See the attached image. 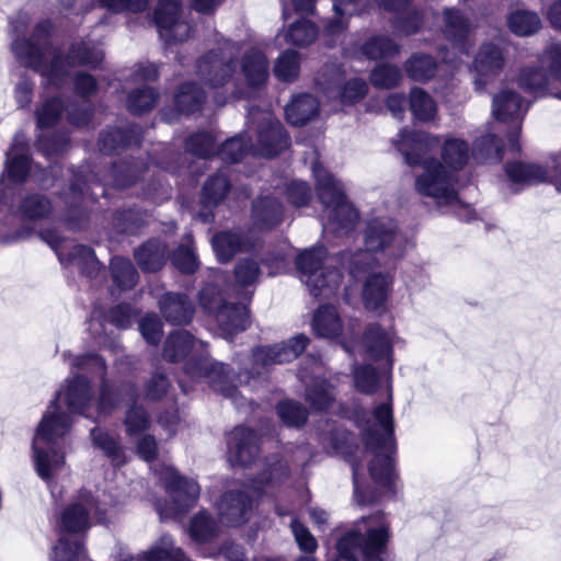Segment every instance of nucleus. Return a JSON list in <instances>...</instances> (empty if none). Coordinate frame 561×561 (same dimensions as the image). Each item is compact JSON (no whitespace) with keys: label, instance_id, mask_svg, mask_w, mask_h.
Segmentation results:
<instances>
[{"label":"nucleus","instance_id":"1","mask_svg":"<svg viewBox=\"0 0 561 561\" xmlns=\"http://www.w3.org/2000/svg\"><path fill=\"white\" fill-rule=\"evenodd\" d=\"M9 22L14 58L43 77L45 92L49 88L59 90L66 85L71 68L96 67L103 59L102 49L83 41L72 43L68 54L64 56L61 48L55 43L54 26L49 20L37 22L31 33V18L26 12H19Z\"/></svg>","mask_w":561,"mask_h":561},{"label":"nucleus","instance_id":"2","mask_svg":"<svg viewBox=\"0 0 561 561\" xmlns=\"http://www.w3.org/2000/svg\"><path fill=\"white\" fill-rule=\"evenodd\" d=\"M439 144V138L422 130L402 128L396 146L410 167L420 165L423 173L415 178V191L436 201L438 205H453L458 202L456 190L457 171L469 161L470 149L467 141L447 137L442 146L439 162L427 153Z\"/></svg>","mask_w":561,"mask_h":561},{"label":"nucleus","instance_id":"3","mask_svg":"<svg viewBox=\"0 0 561 561\" xmlns=\"http://www.w3.org/2000/svg\"><path fill=\"white\" fill-rule=\"evenodd\" d=\"M92 400L91 382L79 374L68 380L64 394L56 393L43 415L33 438V455L36 472L46 483L49 484L65 466L62 448L72 424L70 413L89 416L87 411Z\"/></svg>","mask_w":561,"mask_h":561},{"label":"nucleus","instance_id":"4","mask_svg":"<svg viewBox=\"0 0 561 561\" xmlns=\"http://www.w3.org/2000/svg\"><path fill=\"white\" fill-rule=\"evenodd\" d=\"M354 383L357 390L373 393L386 382L388 387V402L378 404L371 412L363 432V440L368 453L373 455L369 463V473L374 482L385 489L386 494L396 493L394 471L396 439L393 433L391 370L380 364L375 368L371 364L357 365L353 369Z\"/></svg>","mask_w":561,"mask_h":561},{"label":"nucleus","instance_id":"5","mask_svg":"<svg viewBox=\"0 0 561 561\" xmlns=\"http://www.w3.org/2000/svg\"><path fill=\"white\" fill-rule=\"evenodd\" d=\"M290 145V139L283 125L271 112L254 108L249 111L248 130L232 137L216 150L215 136L208 131L191 135L185 141V149L201 159H208L218 153L225 162L236 163L247 154L272 158Z\"/></svg>","mask_w":561,"mask_h":561},{"label":"nucleus","instance_id":"6","mask_svg":"<svg viewBox=\"0 0 561 561\" xmlns=\"http://www.w3.org/2000/svg\"><path fill=\"white\" fill-rule=\"evenodd\" d=\"M163 357L172 363L186 358L184 377L179 380L184 393L192 389L188 383L205 382L215 392L230 399L237 408L244 405L245 399L239 393L228 365L211 358L206 351V344L194 339L187 331L178 330L167 337Z\"/></svg>","mask_w":561,"mask_h":561},{"label":"nucleus","instance_id":"7","mask_svg":"<svg viewBox=\"0 0 561 561\" xmlns=\"http://www.w3.org/2000/svg\"><path fill=\"white\" fill-rule=\"evenodd\" d=\"M71 369L98 375L101 378L100 397L98 401L99 414L111 413L121 401L130 402L125 412L124 425L128 436H137L148 430L150 417L142 405L138 404L139 393L133 382H124L118 389H112L106 378V364L104 358L96 354L76 356L70 363Z\"/></svg>","mask_w":561,"mask_h":561},{"label":"nucleus","instance_id":"8","mask_svg":"<svg viewBox=\"0 0 561 561\" xmlns=\"http://www.w3.org/2000/svg\"><path fill=\"white\" fill-rule=\"evenodd\" d=\"M364 241L365 249L350 259L348 270L354 277L367 272L373 265L393 264L403 256L408 244L397 222L385 215H374L367 220Z\"/></svg>","mask_w":561,"mask_h":561},{"label":"nucleus","instance_id":"9","mask_svg":"<svg viewBox=\"0 0 561 561\" xmlns=\"http://www.w3.org/2000/svg\"><path fill=\"white\" fill-rule=\"evenodd\" d=\"M390 525L382 512L362 517L337 541L333 561H385Z\"/></svg>","mask_w":561,"mask_h":561},{"label":"nucleus","instance_id":"10","mask_svg":"<svg viewBox=\"0 0 561 561\" xmlns=\"http://www.w3.org/2000/svg\"><path fill=\"white\" fill-rule=\"evenodd\" d=\"M288 473L289 468L282 459L277 457L268 459L267 468L259 480L253 481L252 485L238 491H228L221 496L218 503L221 523L228 526L244 524L250 518L254 501L266 492L267 486L278 484L286 479Z\"/></svg>","mask_w":561,"mask_h":561},{"label":"nucleus","instance_id":"11","mask_svg":"<svg viewBox=\"0 0 561 561\" xmlns=\"http://www.w3.org/2000/svg\"><path fill=\"white\" fill-rule=\"evenodd\" d=\"M312 173L318 198L324 208V229L336 236L347 234L356 227L359 214L347 201L343 184L318 162L313 163Z\"/></svg>","mask_w":561,"mask_h":561},{"label":"nucleus","instance_id":"12","mask_svg":"<svg viewBox=\"0 0 561 561\" xmlns=\"http://www.w3.org/2000/svg\"><path fill=\"white\" fill-rule=\"evenodd\" d=\"M296 267L313 297L329 298L337 293L342 273L328 262V252L323 247L300 252L296 257Z\"/></svg>","mask_w":561,"mask_h":561},{"label":"nucleus","instance_id":"13","mask_svg":"<svg viewBox=\"0 0 561 561\" xmlns=\"http://www.w3.org/2000/svg\"><path fill=\"white\" fill-rule=\"evenodd\" d=\"M199 305L216 321L227 339L244 331L249 324V310L242 304H224L221 291L213 284L205 285L199 291Z\"/></svg>","mask_w":561,"mask_h":561},{"label":"nucleus","instance_id":"14","mask_svg":"<svg viewBox=\"0 0 561 561\" xmlns=\"http://www.w3.org/2000/svg\"><path fill=\"white\" fill-rule=\"evenodd\" d=\"M239 47L225 41L218 49H211L198 59L196 73L210 89H222L232 80L237 71Z\"/></svg>","mask_w":561,"mask_h":561},{"label":"nucleus","instance_id":"15","mask_svg":"<svg viewBox=\"0 0 561 561\" xmlns=\"http://www.w3.org/2000/svg\"><path fill=\"white\" fill-rule=\"evenodd\" d=\"M106 522V511L99 505L88 491H80L60 514L57 525L58 534H79L87 531L93 523Z\"/></svg>","mask_w":561,"mask_h":561},{"label":"nucleus","instance_id":"16","mask_svg":"<svg viewBox=\"0 0 561 561\" xmlns=\"http://www.w3.org/2000/svg\"><path fill=\"white\" fill-rule=\"evenodd\" d=\"M165 491L171 503L168 506L157 505L161 518L179 517L192 508L199 497L201 488L193 479L185 478L174 469L167 468L161 474Z\"/></svg>","mask_w":561,"mask_h":561},{"label":"nucleus","instance_id":"17","mask_svg":"<svg viewBox=\"0 0 561 561\" xmlns=\"http://www.w3.org/2000/svg\"><path fill=\"white\" fill-rule=\"evenodd\" d=\"M472 30L473 25L470 19L461 10L456 8H445L443 10V32L453 48V56L448 51L442 55L445 64L456 69L461 56H469L473 45L469 38Z\"/></svg>","mask_w":561,"mask_h":561},{"label":"nucleus","instance_id":"18","mask_svg":"<svg viewBox=\"0 0 561 561\" xmlns=\"http://www.w3.org/2000/svg\"><path fill=\"white\" fill-rule=\"evenodd\" d=\"M541 67H524L517 77L518 87L534 95H545L549 85V76L543 66L548 67L552 78L561 81V43L549 45L539 59Z\"/></svg>","mask_w":561,"mask_h":561},{"label":"nucleus","instance_id":"19","mask_svg":"<svg viewBox=\"0 0 561 561\" xmlns=\"http://www.w3.org/2000/svg\"><path fill=\"white\" fill-rule=\"evenodd\" d=\"M192 8L201 13L213 12L222 0H190ZM95 3L111 12H144L149 0H59L61 11L81 14L93 8Z\"/></svg>","mask_w":561,"mask_h":561},{"label":"nucleus","instance_id":"20","mask_svg":"<svg viewBox=\"0 0 561 561\" xmlns=\"http://www.w3.org/2000/svg\"><path fill=\"white\" fill-rule=\"evenodd\" d=\"M308 343V336L298 334L282 343L256 347L252 352L253 363L251 370L248 371V379L262 375L274 365L294 360L306 350Z\"/></svg>","mask_w":561,"mask_h":561},{"label":"nucleus","instance_id":"21","mask_svg":"<svg viewBox=\"0 0 561 561\" xmlns=\"http://www.w3.org/2000/svg\"><path fill=\"white\" fill-rule=\"evenodd\" d=\"M158 68L154 64H139L134 69L130 78L134 83L140 84L127 95V108L135 115L151 111L159 98L157 90L147 83L158 79Z\"/></svg>","mask_w":561,"mask_h":561},{"label":"nucleus","instance_id":"22","mask_svg":"<svg viewBox=\"0 0 561 561\" xmlns=\"http://www.w3.org/2000/svg\"><path fill=\"white\" fill-rule=\"evenodd\" d=\"M4 165L7 176L11 182L22 184L32 174L44 185V179L38 178L37 172L44 175L46 171L37 165L33 167L30 157L28 139L23 131H18L14 135L12 144L5 153Z\"/></svg>","mask_w":561,"mask_h":561},{"label":"nucleus","instance_id":"23","mask_svg":"<svg viewBox=\"0 0 561 561\" xmlns=\"http://www.w3.org/2000/svg\"><path fill=\"white\" fill-rule=\"evenodd\" d=\"M41 236L55 251L62 265H76L87 275H91L98 268L100 262L90 247L83 244L68 247L66 240L55 230L43 231Z\"/></svg>","mask_w":561,"mask_h":561},{"label":"nucleus","instance_id":"24","mask_svg":"<svg viewBox=\"0 0 561 561\" xmlns=\"http://www.w3.org/2000/svg\"><path fill=\"white\" fill-rule=\"evenodd\" d=\"M153 20L160 37L169 45L183 43L190 37L192 27L181 19V4L175 0H160Z\"/></svg>","mask_w":561,"mask_h":561},{"label":"nucleus","instance_id":"25","mask_svg":"<svg viewBox=\"0 0 561 561\" xmlns=\"http://www.w3.org/2000/svg\"><path fill=\"white\" fill-rule=\"evenodd\" d=\"M398 340L392 328L385 329L379 323H370L362 339L364 354L367 358L387 366V370H392L393 346Z\"/></svg>","mask_w":561,"mask_h":561},{"label":"nucleus","instance_id":"26","mask_svg":"<svg viewBox=\"0 0 561 561\" xmlns=\"http://www.w3.org/2000/svg\"><path fill=\"white\" fill-rule=\"evenodd\" d=\"M308 362L311 365L310 370L307 367H301L298 371L299 379L306 385V400L312 409L325 411L335 400L334 388L325 379L319 377L323 370L322 364L316 358H310Z\"/></svg>","mask_w":561,"mask_h":561},{"label":"nucleus","instance_id":"27","mask_svg":"<svg viewBox=\"0 0 561 561\" xmlns=\"http://www.w3.org/2000/svg\"><path fill=\"white\" fill-rule=\"evenodd\" d=\"M528 110L523 106V100L518 93L510 89H503L493 98L492 113L497 121H517V127L507 135L508 145L512 150L519 151L520 146L518 136L520 131V121Z\"/></svg>","mask_w":561,"mask_h":561},{"label":"nucleus","instance_id":"28","mask_svg":"<svg viewBox=\"0 0 561 561\" xmlns=\"http://www.w3.org/2000/svg\"><path fill=\"white\" fill-rule=\"evenodd\" d=\"M227 448L232 466L248 467L259 454V436L251 428L236 426L227 435Z\"/></svg>","mask_w":561,"mask_h":561},{"label":"nucleus","instance_id":"29","mask_svg":"<svg viewBox=\"0 0 561 561\" xmlns=\"http://www.w3.org/2000/svg\"><path fill=\"white\" fill-rule=\"evenodd\" d=\"M504 65V54L499 46L491 43L482 45L473 61L476 90H484L489 81L500 75Z\"/></svg>","mask_w":561,"mask_h":561},{"label":"nucleus","instance_id":"30","mask_svg":"<svg viewBox=\"0 0 561 561\" xmlns=\"http://www.w3.org/2000/svg\"><path fill=\"white\" fill-rule=\"evenodd\" d=\"M378 5L387 11L401 13L392 21L397 34L411 35L416 33L423 24V12L405 10L411 0H376Z\"/></svg>","mask_w":561,"mask_h":561},{"label":"nucleus","instance_id":"31","mask_svg":"<svg viewBox=\"0 0 561 561\" xmlns=\"http://www.w3.org/2000/svg\"><path fill=\"white\" fill-rule=\"evenodd\" d=\"M141 141V128L128 124L125 128H112L103 131L99 139V149L104 154H113L121 149L138 146Z\"/></svg>","mask_w":561,"mask_h":561},{"label":"nucleus","instance_id":"32","mask_svg":"<svg viewBox=\"0 0 561 561\" xmlns=\"http://www.w3.org/2000/svg\"><path fill=\"white\" fill-rule=\"evenodd\" d=\"M135 317L136 311L128 304H119L111 308L107 313L103 316L94 310L89 322V330L98 336L102 334L106 335L104 322L111 323L117 329L125 330L133 324Z\"/></svg>","mask_w":561,"mask_h":561},{"label":"nucleus","instance_id":"33","mask_svg":"<svg viewBox=\"0 0 561 561\" xmlns=\"http://www.w3.org/2000/svg\"><path fill=\"white\" fill-rule=\"evenodd\" d=\"M213 249L219 262H229L237 253L248 251L252 244L240 229L216 233L211 239Z\"/></svg>","mask_w":561,"mask_h":561},{"label":"nucleus","instance_id":"34","mask_svg":"<svg viewBox=\"0 0 561 561\" xmlns=\"http://www.w3.org/2000/svg\"><path fill=\"white\" fill-rule=\"evenodd\" d=\"M159 308L171 324H186L193 319V304L184 294L165 293L159 299Z\"/></svg>","mask_w":561,"mask_h":561},{"label":"nucleus","instance_id":"35","mask_svg":"<svg viewBox=\"0 0 561 561\" xmlns=\"http://www.w3.org/2000/svg\"><path fill=\"white\" fill-rule=\"evenodd\" d=\"M317 84L329 98L339 96L341 103L344 105L353 104L362 100L368 91L366 81L359 78L351 79L345 82L343 87H340V84L335 81H322L321 77L319 76L317 78Z\"/></svg>","mask_w":561,"mask_h":561},{"label":"nucleus","instance_id":"36","mask_svg":"<svg viewBox=\"0 0 561 561\" xmlns=\"http://www.w3.org/2000/svg\"><path fill=\"white\" fill-rule=\"evenodd\" d=\"M284 216L283 205L274 197L257 198L252 205V222L259 230L278 226Z\"/></svg>","mask_w":561,"mask_h":561},{"label":"nucleus","instance_id":"37","mask_svg":"<svg viewBox=\"0 0 561 561\" xmlns=\"http://www.w3.org/2000/svg\"><path fill=\"white\" fill-rule=\"evenodd\" d=\"M392 277L388 273H371L363 288V299L369 310H378L385 306L391 290Z\"/></svg>","mask_w":561,"mask_h":561},{"label":"nucleus","instance_id":"38","mask_svg":"<svg viewBox=\"0 0 561 561\" xmlns=\"http://www.w3.org/2000/svg\"><path fill=\"white\" fill-rule=\"evenodd\" d=\"M87 188H90L87 182L79 174H75L69 191L65 193V203L69 208L66 218L68 221H79L85 218V205L90 199L95 201L94 196L85 194Z\"/></svg>","mask_w":561,"mask_h":561},{"label":"nucleus","instance_id":"39","mask_svg":"<svg viewBox=\"0 0 561 561\" xmlns=\"http://www.w3.org/2000/svg\"><path fill=\"white\" fill-rule=\"evenodd\" d=\"M241 69L248 85L253 88L263 85L268 78V60L259 49H250L243 55Z\"/></svg>","mask_w":561,"mask_h":561},{"label":"nucleus","instance_id":"40","mask_svg":"<svg viewBox=\"0 0 561 561\" xmlns=\"http://www.w3.org/2000/svg\"><path fill=\"white\" fill-rule=\"evenodd\" d=\"M319 102L308 93L299 94L285 107L287 122L294 126H301L318 114Z\"/></svg>","mask_w":561,"mask_h":561},{"label":"nucleus","instance_id":"41","mask_svg":"<svg viewBox=\"0 0 561 561\" xmlns=\"http://www.w3.org/2000/svg\"><path fill=\"white\" fill-rule=\"evenodd\" d=\"M134 255L144 272H157L165 263L167 244L158 239L149 240L136 249Z\"/></svg>","mask_w":561,"mask_h":561},{"label":"nucleus","instance_id":"42","mask_svg":"<svg viewBox=\"0 0 561 561\" xmlns=\"http://www.w3.org/2000/svg\"><path fill=\"white\" fill-rule=\"evenodd\" d=\"M334 16L329 19L324 25L325 36H335L341 34L347 27V16L360 14V0H332Z\"/></svg>","mask_w":561,"mask_h":561},{"label":"nucleus","instance_id":"43","mask_svg":"<svg viewBox=\"0 0 561 561\" xmlns=\"http://www.w3.org/2000/svg\"><path fill=\"white\" fill-rule=\"evenodd\" d=\"M312 328L317 335L334 339L342 334L343 325L337 311L332 306H321L313 316Z\"/></svg>","mask_w":561,"mask_h":561},{"label":"nucleus","instance_id":"44","mask_svg":"<svg viewBox=\"0 0 561 561\" xmlns=\"http://www.w3.org/2000/svg\"><path fill=\"white\" fill-rule=\"evenodd\" d=\"M90 435L94 447L101 449L113 465L122 466L125 463L126 457L124 448L117 436H114L99 427L91 430Z\"/></svg>","mask_w":561,"mask_h":561},{"label":"nucleus","instance_id":"45","mask_svg":"<svg viewBox=\"0 0 561 561\" xmlns=\"http://www.w3.org/2000/svg\"><path fill=\"white\" fill-rule=\"evenodd\" d=\"M121 561H188L183 551L173 546L170 536H162L160 545L152 547L138 557H128Z\"/></svg>","mask_w":561,"mask_h":561},{"label":"nucleus","instance_id":"46","mask_svg":"<svg viewBox=\"0 0 561 561\" xmlns=\"http://www.w3.org/2000/svg\"><path fill=\"white\" fill-rule=\"evenodd\" d=\"M205 93L195 82H185L178 89L174 95V104L179 112L193 114L202 108Z\"/></svg>","mask_w":561,"mask_h":561},{"label":"nucleus","instance_id":"47","mask_svg":"<svg viewBox=\"0 0 561 561\" xmlns=\"http://www.w3.org/2000/svg\"><path fill=\"white\" fill-rule=\"evenodd\" d=\"M363 56L370 60L393 57L400 53V46L386 35H375L360 47Z\"/></svg>","mask_w":561,"mask_h":561},{"label":"nucleus","instance_id":"48","mask_svg":"<svg viewBox=\"0 0 561 561\" xmlns=\"http://www.w3.org/2000/svg\"><path fill=\"white\" fill-rule=\"evenodd\" d=\"M507 25L517 36H530L541 28V20L536 12L516 10L508 15Z\"/></svg>","mask_w":561,"mask_h":561},{"label":"nucleus","instance_id":"49","mask_svg":"<svg viewBox=\"0 0 561 561\" xmlns=\"http://www.w3.org/2000/svg\"><path fill=\"white\" fill-rule=\"evenodd\" d=\"M111 275L114 284L121 290H128L138 283V272L130 260L115 256L111 261Z\"/></svg>","mask_w":561,"mask_h":561},{"label":"nucleus","instance_id":"50","mask_svg":"<svg viewBox=\"0 0 561 561\" xmlns=\"http://www.w3.org/2000/svg\"><path fill=\"white\" fill-rule=\"evenodd\" d=\"M51 547L50 561H79L85 558V549L81 541L69 540L66 534Z\"/></svg>","mask_w":561,"mask_h":561},{"label":"nucleus","instance_id":"51","mask_svg":"<svg viewBox=\"0 0 561 561\" xmlns=\"http://www.w3.org/2000/svg\"><path fill=\"white\" fill-rule=\"evenodd\" d=\"M229 187V180L226 173L220 170L217 174L210 176L204 184L202 191V203L205 206H215L219 204L225 198Z\"/></svg>","mask_w":561,"mask_h":561},{"label":"nucleus","instance_id":"52","mask_svg":"<svg viewBox=\"0 0 561 561\" xmlns=\"http://www.w3.org/2000/svg\"><path fill=\"white\" fill-rule=\"evenodd\" d=\"M409 78L414 81H426L431 79L437 69L436 61L428 55L414 54L404 65Z\"/></svg>","mask_w":561,"mask_h":561},{"label":"nucleus","instance_id":"53","mask_svg":"<svg viewBox=\"0 0 561 561\" xmlns=\"http://www.w3.org/2000/svg\"><path fill=\"white\" fill-rule=\"evenodd\" d=\"M318 36L317 26L307 19H299L289 25L285 32V41L296 46H307Z\"/></svg>","mask_w":561,"mask_h":561},{"label":"nucleus","instance_id":"54","mask_svg":"<svg viewBox=\"0 0 561 561\" xmlns=\"http://www.w3.org/2000/svg\"><path fill=\"white\" fill-rule=\"evenodd\" d=\"M148 168L149 163L145 164L139 159L114 163L112 169L114 185L122 188L131 185L136 182L139 174L148 170Z\"/></svg>","mask_w":561,"mask_h":561},{"label":"nucleus","instance_id":"55","mask_svg":"<svg viewBox=\"0 0 561 561\" xmlns=\"http://www.w3.org/2000/svg\"><path fill=\"white\" fill-rule=\"evenodd\" d=\"M300 72V56L295 50L283 51L275 61L274 75L283 82H293Z\"/></svg>","mask_w":561,"mask_h":561},{"label":"nucleus","instance_id":"56","mask_svg":"<svg viewBox=\"0 0 561 561\" xmlns=\"http://www.w3.org/2000/svg\"><path fill=\"white\" fill-rule=\"evenodd\" d=\"M410 108L414 117L423 122L433 119L436 114L434 100L420 88H414L410 92Z\"/></svg>","mask_w":561,"mask_h":561},{"label":"nucleus","instance_id":"57","mask_svg":"<svg viewBox=\"0 0 561 561\" xmlns=\"http://www.w3.org/2000/svg\"><path fill=\"white\" fill-rule=\"evenodd\" d=\"M276 412L282 422L290 427L302 426L308 419L307 409L295 400H283L276 405Z\"/></svg>","mask_w":561,"mask_h":561},{"label":"nucleus","instance_id":"58","mask_svg":"<svg viewBox=\"0 0 561 561\" xmlns=\"http://www.w3.org/2000/svg\"><path fill=\"white\" fill-rule=\"evenodd\" d=\"M64 111L60 98H46L35 111L36 125L39 129L54 126Z\"/></svg>","mask_w":561,"mask_h":561},{"label":"nucleus","instance_id":"59","mask_svg":"<svg viewBox=\"0 0 561 561\" xmlns=\"http://www.w3.org/2000/svg\"><path fill=\"white\" fill-rule=\"evenodd\" d=\"M19 209L22 217L35 220L48 216L51 213L53 206L45 195L32 194L22 201Z\"/></svg>","mask_w":561,"mask_h":561},{"label":"nucleus","instance_id":"60","mask_svg":"<svg viewBox=\"0 0 561 561\" xmlns=\"http://www.w3.org/2000/svg\"><path fill=\"white\" fill-rule=\"evenodd\" d=\"M147 214L139 209H124L115 214L113 224L121 233H137L146 224Z\"/></svg>","mask_w":561,"mask_h":561},{"label":"nucleus","instance_id":"61","mask_svg":"<svg viewBox=\"0 0 561 561\" xmlns=\"http://www.w3.org/2000/svg\"><path fill=\"white\" fill-rule=\"evenodd\" d=\"M218 531L216 520L205 511L194 516L190 525L191 538L195 541H207L215 537Z\"/></svg>","mask_w":561,"mask_h":561},{"label":"nucleus","instance_id":"62","mask_svg":"<svg viewBox=\"0 0 561 561\" xmlns=\"http://www.w3.org/2000/svg\"><path fill=\"white\" fill-rule=\"evenodd\" d=\"M503 151L502 139L494 134H488L476 140L473 152L481 159L499 162L502 160Z\"/></svg>","mask_w":561,"mask_h":561},{"label":"nucleus","instance_id":"63","mask_svg":"<svg viewBox=\"0 0 561 561\" xmlns=\"http://www.w3.org/2000/svg\"><path fill=\"white\" fill-rule=\"evenodd\" d=\"M69 135L66 131L56 133L51 136L41 134L37 137L36 147L45 157L53 158L62 153L69 146Z\"/></svg>","mask_w":561,"mask_h":561},{"label":"nucleus","instance_id":"64","mask_svg":"<svg viewBox=\"0 0 561 561\" xmlns=\"http://www.w3.org/2000/svg\"><path fill=\"white\" fill-rule=\"evenodd\" d=\"M401 71L394 65H378L370 73V82L376 88L391 89L401 80Z\"/></svg>","mask_w":561,"mask_h":561}]
</instances>
